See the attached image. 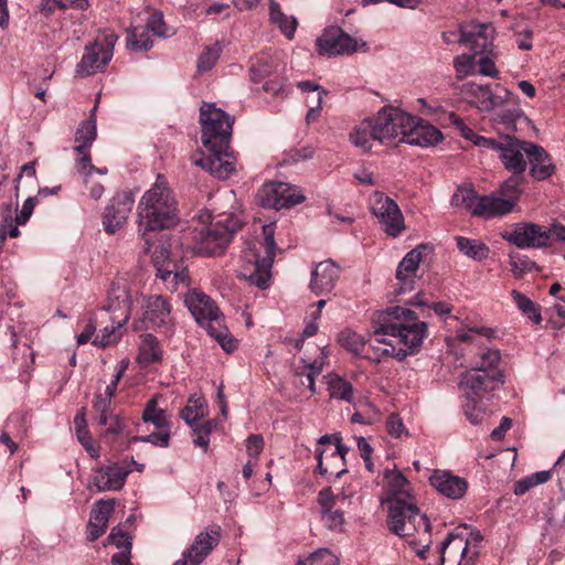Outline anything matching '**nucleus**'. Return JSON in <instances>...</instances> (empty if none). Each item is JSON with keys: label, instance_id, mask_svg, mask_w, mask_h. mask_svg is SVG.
Masks as SVG:
<instances>
[{"label": "nucleus", "instance_id": "58836bf2", "mask_svg": "<svg viewBox=\"0 0 565 565\" xmlns=\"http://www.w3.org/2000/svg\"><path fill=\"white\" fill-rule=\"evenodd\" d=\"M480 195L470 186H459L451 198V205L477 216Z\"/></svg>", "mask_w": 565, "mask_h": 565}, {"label": "nucleus", "instance_id": "864d4df0", "mask_svg": "<svg viewBox=\"0 0 565 565\" xmlns=\"http://www.w3.org/2000/svg\"><path fill=\"white\" fill-rule=\"evenodd\" d=\"M158 277L169 285L170 288L175 289L180 285H189V273L185 268H177L175 265L170 268H158Z\"/></svg>", "mask_w": 565, "mask_h": 565}, {"label": "nucleus", "instance_id": "473e14b6", "mask_svg": "<svg viewBox=\"0 0 565 565\" xmlns=\"http://www.w3.org/2000/svg\"><path fill=\"white\" fill-rule=\"evenodd\" d=\"M512 210L513 200H504L494 194L482 195L477 216L484 218L500 217L511 213Z\"/></svg>", "mask_w": 565, "mask_h": 565}, {"label": "nucleus", "instance_id": "3c124183", "mask_svg": "<svg viewBox=\"0 0 565 565\" xmlns=\"http://www.w3.org/2000/svg\"><path fill=\"white\" fill-rule=\"evenodd\" d=\"M153 41L145 26H132L128 31L127 46L135 51H148L152 47Z\"/></svg>", "mask_w": 565, "mask_h": 565}, {"label": "nucleus", "instance_id": "aec40b11", "mask_svg": "<svg viewBox=\"0 0 565 565\" xmlns=\"http://www.w3.org/2000/svg\"><path fill=\"white\" fill-rule=\"evenodd\" d=\"M331 441L334 443L335 448L330 452L329 457L326 458L330 461L327 465H324V454L327 449L321 447L317 448V468L322 476L339 478L345 472V469L342 467L344 466V457L348 452V448L342 445L341 438L335 435H323L319 438L318 443L319 446H323Z\"/></svg>", "mask_w": 565, "mask_h": 565}, {"label": "nucleus", "instance_id": "680f3d73", "mask_svg": "<svg viewBox=\"0 0 565 565\" xmlns=\"http://www.w3.org/2000/svg\"><path fill=\"white\" fill-rule=\"evenodd\" d=\"M509 262L511 271L516 278L522 277L526 273H531L536 267L535 263L532 262L527 256L520 254H510Z\"/></svg>", "mask_w": 565, "mask_h": 565}, {"label": "nucleus", "instance_id": "6e6d98bb", "mask_svg": "<svg viewBox=\"0 0 565 565\" xmlns=\"http://www.w3.org/2000/svg\"><path fill=\"white\" fill-rule=\"evenodd\" d=\"M124 326H118L111 321L110 326H106L99 334H97L93 344L99 348H106L109 345L116 344L121 338V328Z\"/></svg>", "mask_w": 565, "mask_h": 565}, {"label": "nucleus", "instance_id": "7ed1b4c3", "mask_svg": "<svg viewBox=\"0 0 565 565\" xmlns=\"http://www.w3.org/2000/svg\"><path fill=\"white\" fill-rule=\"evenodd\" d=\"M388 526L396 535L408 539L417 554L425 557L431 543L430 523L415 504L406 500H393L388 507Z\"/></svg>", "mask_w": 565, "mask_h": 565}, {"label": "nucleus", "instance_id": "c85d7f7f", "mask_svg": "<svg viewBox=\"0 0 565 565\" xmlns=\"http://www.w3.org/2000/svg\"><path fill=\"white\" fill-rule=\"evenodd\" d=\"M115 510V500H98L92 511L87 525V539L90 542L100 537L108 527L111 513Z\"/></svg>", "mask_w": 565, "mask_h": 565}, {"label": "nucleus", "instance_id": "49530a36", "mask_svg": "<svg viewBox=\"0 0 565 565\" xmlns=\"http://www.w3.org/2000/svg\"><path fill=\"white\" fill-rule=\"evenodd\" d=\"M207 411L206 403L202 397H191L181 412L182 419L189 425H196L205 417Z\"/></svg>", "mask_w": 565, "mask_h": 565}, {"label": "nucleus", "instance_id": "dca6fc26", "mask_svg": "<svg viewBox=\"0 0 565 565\" xmlns=\"http://www.w3.org/2000/svg\"><path fill=\"white\" fill-rule=\"evenodd\" d=\"M533 145V142L522 141L511 136H502L495 153L507 170L514 174H521L527 166L525 157L529 158L532 150L529 146Z\"/></svg>", "mask_w": 565, "mask_h": 565}, {"label": "nucleus", "instance_id": "5fc2aeb1", "mask_svg": "<svg viewBox=\"0 0 565 565\" xmlns=\"http://www.w3.org/2000/svg\"><path fill=\"white\" fill-rule=\"evenodd\" d=\"M274 61L266 54L258 55L252 60L250 76L253 82H260L274 70Z\"/></svg>", "mask_w": 565, "mask_h": 565}, {"label": "nucleus", "instance_id": "ddd939ff", "mask_svg": "<svg viewBox=\"0 0 565 565\" xmlns=\"http://www.w3.org/2000/svg\"><path fill=\"white\" fill-rule=\"evenodd\" d=\"M316 45L319 54L328 56L350 55L367 50L365 41L351 36L339 26L327 28L317 38Z\"/></svg>", "mask_w": 565, "mask_h": 565}, {"label": "nucleus", "instance_id": "4d7b16f0", "mask_svg": "<svg viewBox=\"0 0 565 565\" xmlns=\"http://www.w3.org/2000/svg\"><path fill=\"white\" fill-rule=\"evenodd\" d=\"M190 427L192 429L194 445L206 451L210 445V435L213 430L214 422L204 420Z\"/></svg>", "mask_w": 565, "mask_h": 565}, {"label": "nucleus", "instance_id": "39448f33", "mask_svg": "<svg viewBox=\"0 0 565 565\" xmlns=\"http://www.w3.org/2000/svg\"><path fill=\"white\" fill-rule=\"evenodd\" d=\"M184 302L196 322L206 330L209 335L213 338L225 352L231 353L237 348L236 340L224 324L222 313L207 295L193 289L185 295Z\"/></svg>", "mask_w": 565, "mask_h": 565}, {"label": "nucleus", "instance_id": "9b49d317", "mask_svg": "<svg viewBox=\"0 0 565 565\" xmlns=\"http://www.w3.org/2000/svg\"><path fill=\"white\" fill-rule=\"evenodd\" d=\"M213 149H206L209 156L199 151L193 153L191 161L194 166L202 168L211 175L220 180H226L235 174L238 170V161L230 142L226 146L214 145Z\"/></svg>", "mask_w": 565, "mask_h": 565}, {"label": "nucleus", "instance_id": "bf43d9fd", "mask_svg": "<svg viewBox=\"0 0 565 565\" xmlns=\"http://www.w3.org/2000/svg\"><path fill=\"white\" fill-rule=\"evenodd\" d=\"M98 416V423L102 426L106 427V433H109L111 435H119L122 433L125 428V424L122 419L111 413V409H106V412H96Z\"/></svg>", "mask_w": 565, "mask_h": 565}, {"label": "nucleus", "instance_id": "a211bd4d", "mask_svg": "<svg viewBox=\"0 0 565 565\" xmlns=\"http://www.w3.org/2000/svg\"><path fill=\"white\" fill-rule=\"evenodd\" d=\"M501 237L519 248H542L548 245L545 227L534 223H516L501 233Z\"/></svg>", "mask_w": 565, "mask_h": 565}, {"label": "nucleus", "instance_id": "5701e85b", "mask_svg": "<svg viewBox=\"0 0 565 565\" xmlns=\"http://www.w3.org/2000/svg\"><path fill=\"white\" fill-rule=\"evenodd\" d=\"M134 206V198L128 192L117 193L107 204L103 216V225L108 234L122 227Z\"/></svg>", "mask_w": 565, "mask_h": 565}, {"label": "nucleus", "instance_id": "393cba45", "mask_svg": "<svg viewBox=\"0 0 565 565\" xmlns=\"http://www.w3.org/2000/svg\"><path fill=\"white\" fill-rule=\"evenodd\" d=\"M143 322L147 323L148 328H164L169 331L173 324V319L168 300L160 295L148 297L143 303Z\"/></svg>", "mask_w": 565, "mask_h": 565}, {"label": "nucleus", "instance_id": "2f4dec72", "mask_svg": "<svg viewBox=\"0 0 565 565\" xmlns=\"http://www.w3.org/2000/svg\"><path fill=\"white\" fill-rule=\"evenodd\" d=\"M129 361L124 359L116 365L115 374L106 385L105 391L96 393L93 408L95 412H106L111 407V399L117 391L118 383L128 367Z\"/></svg>", "mask_w": 565, "mask_h": 565}, {"label": "nucleus", "instance_id": "b1692460", "mask_svg": "<svg viewBox=\"0 0 565 565\" xmlns=\"http://www.w3.org/2000/svg\"><path fill=\"white\" fill-rule=\"evenodd\" d=\"M130 472L131 468L127 462H113L95 469L92 483L99 492L117 491L124 487Z\"/></svg>", "mask_w": 565, "mask_h": 565}, {"label": "nucleus", "instance_id": "774afa93", "mask_svg": "<svg viewBox=\"0 0 565 565\" xmlns=\"http://www.w3.org/2000/svg\"><path fill=\"white\" fill-rule=\"evenodd\" d=\"M145 28L149 33L157 36L167 38L170 35L169 30L166 28L163 15L160 12L151 13Z\"/></svg>", "mask_w": 565, "mask_h": 565}, {"label": "nucleus", "instance_id": "f257e3e1", "mask_svg": "<svg viewBox=\"0 0 565 565\" xmlns=\"http://www.w3.org/2000/svg\"><path fill=\"white\" fill-rule=\"evenodd\" d=\"M374 335L370 338L361 358L379 362L385 356L404 360L415 354L428 334V326L405 307L395 306L380 311L374 319Z\"/></svg>", "mask_w": 565, "mask_h": 565}, {"label": "nucleus", "instance_id": "7c9ffc66", "mask_svg": "<svg viewBox=\"0 0 565 565\" xmlns=\"http://www.w3.org/2000/svg\"><path fill=\"white\" fill-rule=\"evenodd\" d=\"M221 537V527L212 525L206 531L199 533L192 545L186 550L200 559V563L210 554V552L218 544Z\"/></svg>", "mask_w": 565, "mask_h": 565}, {"label": "nucleus", "instance_id": "f8f14e48", "mask_svg": "<svg viewBox=\"0 0 565 565\" xmlns=\"http://www.w3.org/2000/svg\"><path fill=\"white\" fill-rule=\"evenodd\" d=\"M369 206L385 234L397 237L405 231L403 213L392 198L381 191H373L369 198Z\"/></svg>", "mask_w": 565, "mask_h": 565}, {"label": "nucleus", "instance_id": "9d476101", "mask_svg": "<svg viewBox=\"0 0 565 565\" xmlns=\"http://www.w3.org/2000/svg\"><path fill=\"white\" fill-rule=\"evenodd\" d=\"M376 140L384 145L404 142L412 115L398 107L385 106L370 118Z\"/></svg>", "mask_w": 565, "mask_h": 565}, {"label": "nucleus", "instance_id": "4468645a", "mask_svg": "<svg viewBox=\"0 0 565 565\" xmlns=\"http://www.w3.org/2000/svg\"><path fill=\"white\" fill-rule=\"evenodd\" d=\"M118 36L109 32L94 43L86 45L85 53L76 66V73L81 76H88L103 71L110 62L114 54V47Z\"/></svg>", "mask_w": 565, "mask_h": 565}, {"label": "nucleus", "instance_id": "e433bc0d", "mask_svg": "<svg viewBox=\"0 0 565 565\" xmlns=\"http://www.w3.org/2000/svg\"><path fill=\"white\" fill-rule=\"evenodd\" d=\"M323 379L332 398L350 404L354 402L353 385L348 380L334 373H329Z\"/></svg>", "mask_w": 565, "mask_h": 565}, {"label": "nucleus", "instance_id": "2eb2a0df", "mask_svg": "<svg viewBox=\"0 0 565 565\" xmlns=\"http://www.w3.org/2000/svg\"><path fill=\"white\" fill-rule=\"evenodd\" d=\"M257 201L264 207L281 210L302 203L305 195L289 183L268 182L258 190Z\"/></svg>", "mask_w": 565, "mask_h": 565}, {"label": "nucleus", "instance_id": "37998d69", "mask_svg": "<svg viewBox=\"0 0 565 565\" xmlns=\"http://www.w3.org/2000/svg\"><path fill=\"white\" fill-rule=\"evenodd\" d=\"M96 109L97 106L92 109L89 118L84 120L77 128L75 134V146H83L85 149H90L97 137Z\"/></svg>", "mask_w": 565, "mask_h": 565}, {"label": "nucleus", "instance_id": "de8ad7c7", "mask_svg": "<svg viewBox=\"0 0 565 565\" xmlns=\"http://www.w3.org/2000/svg\"><path fill=\"white\" fill-rule=\"evenodd\" d=\"M142 419L145 423H151L156 428H170L169 419L166 411L158 407V397H152L146 405Z\"/></svg>", "mask_w": 565, "mask_h": 565}, {"label": "nucleus", "instance_id": "20e7f679", "mask_svg": "<svg viewBox=\"0 0 565 565\" xmlns=\"http://www.w3.org/2000/svg\"><path fill=\"white\" fill-rule=\"evenodd\" d=\"M263 241H253L243 252L239 276L250 285L266 289L270 282V268L275 257L274 225L264 224Z\"/></svg>", "mask_w": 565, "mask_h": 565}, {"label": "nucleus", "instance_id": "0e129e2a", "mask_svg": "<svg viewBox=\"0 0 565 565\" xmlns=\"http://www.w3.org/2000/svg\"><path fill=\"white\" fill-rule=\"evenodd\" d=\"M454 66L458 78H463L475 73L476 62L475 56L469 54H461L454 61Z\"/></svg>", "mask_w": 565, "mask_h": 565}, {"label": "nucleus", "instance_id": "f704fd0d", "mask_svg": "<svg viewBox=\"0 0 565 565\" xmlns=\"http://www.w3.org/2000/svg\"><path fill=\"white\" fill-rule=\"evenodd\" d=\"M318 350L319 355L316 359H302L305 370L303 372H297L302 385L306 384L302 377L306 379L310 396L317 393L315 380L322 372L328 359V351L326 348H318Z\"/></svg>", "mask_w": 565, "mask_h": 565}, {"label": "nucleus", "instance_id": "052dcab7", "mask_svg": "<svg viewBox=\"0 0 565 565\" xmlns=\"http://www.w3.org/2000/svg\"><path fill=\"white\" fill-rule=\"evenodd\" d=\"M221 51L222 49L218 43H214L211 46H206L198 60L199 72L202 73L212 70L217 60L220 58Z\"/></svg>", "mask_w": 565, "mask_h": 565}, {"label": "nucleus", "instance_id": "412c9836", "mask_svg": "<svg viewBox=\"0 0 565 565\" xmlns=\"http://www.w3.org/2000/svg\"><path fill=\"white\" fill-rule=\"evenodd\" d=\"M317 502L320 509L321 522L330 530H341L344 524L342 505L345 497L342 493H334L331 488L319 491Z\"/></svg>", "mask_w": 565, "mask_h": 565}, {"label": "nucleus", "instance_id": "1a4fd4ad", "mask_svg": "<svg viewBox=\"0 0 565 565\" xmlns=\"http://www.w3.org/2000/svg\"><path fill=\"white\" fill-rule=\"evenodd\" d=\"M234 119L213 103H203L200 108L202 143L213 149L215 143L226 146L231 141Z\"/></svg>", "mask_w": 565, "mask_h": 565}, {"label": "nucleus", "instance_id": "4be33fe9", "mask_svg": "<svg viewBox=\"0 0 565 565\" xmlns=\"http://www.w3.org/2000/svg\"><path fill=\"white\" fill-rule=\"evenodd\" d=\"M425 247L419 245L409 250L399 262L396 269V286L394 288L395 296L405 295L414 289L415 277L419 264L423 260Z\"/></svg>", "mask_w": 565, "mask_h": 565}, {"label": "nucleus", "instance_id": "338daca9", "mask_svg": "<svg viewBox=\"0 0 565 565\" xmlns=\"http://www.w3.org/2000/svg\"><path fill=\"white\" fill-rule=\"evenodd\" d=\"M520 178L512 177L502 183L500 188V195L504 200H513V207L515 206L520 196Z\"/></svg>", "mask_w": 565, "mask_h": 565}, {"label": "nucleus", "instance_id": "72a5a7b5", "mask_svg": "<svg viewBox=\"0 0 565 565\" xmlns=\"http://www.w3.org/2000/svg\"><path fill=\"white\" fill-rule=\"evenodd\" d=\"M531 150L529 162L531 164V174L536 180H545L551 177L555 171L547 152L539 145L529 146Z\"/></svg>", "mask_w": 565, "mask_h": 565}, {"label": "nucleus", "instance_id": "cd10ccee", "mask_svg": "<svg viewBox=\"0 0 565 565\" xmlns=\"http://www.w3.org/2000/svg\"><path fill=\"white\" fill-rule=\"evenodd\" d=\"M429 482L440 494L450 499H460L467 491V481L447 470H435Z\"/></svg>", "mask_w": 565, "mask_h": 565}, {"label": "nucleus", "instance_id": "6e6552de", "mask_svg": "<svg viewBox=\"0 0 565 565\" xmlns=\"http://www.w3.org/2000/svg\"><path fill=\"white\" fill-rule=\"evenodd\" d=\"M495 375H481L476 371H466L460 379L463 397V413L472 425H480L488 417L487 409L480 404L484 393L495 390Z\"/></svg>", "mask_w": 565, "mask_h": 565}, {"label": "nucleus", "instance_id": "79ce46f5", "mask_svg": "<svg viewBox=\"0 0 565 565\" xmlns=\"http://www.w3.org/2000/svg\"><path fill=\"white\" fill-rule=\"evenodd\" d=\"M270 21L288 38L292 39L298 25L296 18L288 17L281 12L279 4L275 0H269Z\"/></svg>", "mask_w": 565, "mask_h": 565}, {"label": "nucleus", "instance_id": "8fccbe9b", "mask_svg": "<svg viewBox=\"0 0 565 565\" xmlns=\"http://www.w3.org/2000/svg\"><path fill=\"white\" fill-rule=\"evenodd\" d=\"M74 151L76 153V171L83 178L85 185H88L95 171V167L92 164L89 149H85L83 146H75Z\"/></svg>", "mask_w": 565, "mask_h": 565}, {"label": "nucleus", "instance_id": "423d86ee", "mask_svg": "<svg viewBox=\"0 0 565 565\" xmlns=\"http://www.w3.org/2000/svg\"><path fill=\"white\" fill-rule=\"evenodd\" d=\"M241 225L242 218L238 215V207L232 206L230 212H220L209 226H202L193 231L195 253L206 256L222 254Z\"/></svg>", "mask_w": 565, "mask_h": 565}, {"label": "nucleus", "instance_id": "f03ea898", "mask_svg": "<svg viewBox=\"0 0 565 565\" xmlns=\"http://www.w3.org/2000/svg\"><path fill=\"white\" fill-rule=\"evenodd\" d=\"M178 200L167 179L159 174L141 195L137 206L138 233L145 239L143 252H150L148 233L174 225L178 221Z\"/></svg>", "mask_w": 565, "mask_h": 565}, {"label": "nucleus", "instance_id": "f3484780", "mask_svg": "<svg viewBox=\"0 0 565 565\" xmlns=\"http://www.w3.org/2000/svg\"><path fill=\"white\" fill-rule=\"evenodd\" d=\"M134 294L126 281L113 282L105 305V310L110 315V321L118 326H125L131 315Z\"/></svg>", "mask_w": 565, "mask_h": 565}, {"label": "nucleus", "instance_id": "a19ab883", "mask_svg": "<svg viewBox=\"0 0 565 565\" xmlns=\"http://www.w3.org/2000/svg\"><path fill=\"white\" fill-rule=\"evenodd\" d=\"M500 352L498 350H487L481 356L480 361L477 363L475 367L470 371H476L481 375H495L498 380L495 381V388L503 383L502 374L497 370L500 363Z\"/></svg>", "mask_w": 565, "mask_h": 565}, {"label": "nucleus", "instance_id": "0eeeda50", "mask_svg": "<svg viewBox=\"0 0 565 565\" xmlns=\"http://www.w3.org/2000/svg\"><path fill=\"white\" fill-rule=\"evenodd\" d=\"M482 536L468 526L449 533L440 545V565H475Z\"/></svg>", "mask_w": 565, "mask_h": 565}, {"label": "nucleus", "instance_id": "69168bd1", "mask_svg": "<svg viewBox=\"0 0 565 565\" xmlns=\"http://www.w3.org/2000/svg\"><path fill=\"white\" fill-rule=\"evenodd\" d=\"M498 57V52H492L491 54H481L478 61L479 73L483 76H489L495 78L498 76V70L495 67V60Z\"/></svg>", "mask_w": 565, "mask_h": 565}, {"label": "nucleus", "instance_id": "a878e982", "mask_svg": "<svg viewBox=\"0 0 565 565\" xmlns=\"http://www.w3.org/2000/svg\"><path fill=\"white\" fill-rule=\"evenodd\" d=\"M340 267L331 259L318 263L311 270L309 288L317 296L330 294L340 277Z\"/></svg>", "mask_w": 565, "mask_h": 565}, {"label": "nucleus", "instance_id": "c756f323", "mask_svg": "<svg viewBox=\"0 0 565 565\" xmlns=\"http://www.w3.org/2000/svg\"><path fill=\"white\" fill-rule=\"evenodd\" d=\"M469 43L466 46L473 51L475 55L497 52L493 45L495 29L491 23L470 22Z\"/></svg>", "mask_w": 565, "mask_h": 565}, {"label": "nucleus", "instance_id": "09e8293b", "mask_svg": "<svg viewBox=\"0 0 565 565\" xmlns=\"http://www.w3.org/2000/svg\"><path fill=\"white\" fill-rule=\"evenodd\" d=\"M511 297L518 309L533 323L540 324L542 322L540 308L529 297L515 289L511 291Z\"/></svg>", "mask_w": 565, "mask_h": 565}, {"label": "nucleus", "instance_id": "bb28decb", "mask_svg": "<svg viewBox=\"0 0 565 565\" xmlns=\"http://www.w3.org/2000/svg\"><path fill=\"white\" fill-rule=\"evenodd\" d=\"M409 121L404 140L405 143L427 148L436 146L444 139L441 131L435 126L415 116H412Z\"/></svg>", "mask_w": 565, "mask_h": 565}, {"label": "nucleus", "instance_id": "ea45409f", "mask_svg": "<svg viewBox=\"0 0 565 565\" xmlns=\"http://www.w3.org/2000/svg\"><path fill=\"white\" fill-rule=\"evenodd\" d=\"M384 479L387 492L392 495L390 503L393 500L408 498V481L401 471L387 469L384 472Z\"/></svg>", "mask_w": 565, "mask_h": 565}, {"label": "nucleus", "instance_id": "e2e57ef3", "mask_svg": "<svg viewBox=\"0 0 565 565\" xmlns=\"http://www.w3.org/2000/svg\"><path fill=\"white\" fill-rule=\"evenodd\" d=\"M470 31V22L460 24L458 28L445 31L443 33V39L447 44L459 43L466 46V43H469Z\"/></svg>", "mask_w": 565, "mask_h": 565}, {"label": "nucleus", "instance_id": "a18cd8bd", "mask_svg": "<svg viewBox=\"0 0 565 565\" xmlns=\"http://www.w3.org/2000/svg\"><path fill=\"white\" fill-rule=\"evenodd\" d=\"M370 337L347 329L339 334V343L355 356L361 358Z\"/></svg>", "mask_w": 565, "mask_h": 565}, {"label": "nucleus", "instance_id": "6ab92c4d", "mask_svg": "<svg viewBox=\"0 0 565 565\" xmlns=\"http://www.w3.org/2000/svg\"><path fill=\"white\" fill-rule=\"evenodd\" d=\"M462 94L469 104L481 111H491L504 105L511 96L505 89L498 88L495 92H492L489 86L472 82L462 86Z\"/></svg>", "mask_w": 565, "mask_h": 565}, {"label": "nucleus", "instance_id": "c9c22d12", "mask_svg": "<svg viewBox=\"0 0 565 565\" xmlns=\"http://www.w3.org/2000/svg\"><path fill=\"white\" fill-rule=\"evenodd\" d=\"M350 142L362 151H370L376 140L371 119H365L352 127L349 132Z\"/></svg>", "mask_w": 565, "mask_h": 565}, {"label": "nucleus", "instance_id": "4c0bfd02", "mask_svg": "<svg viewBox=\"0 0 565 565\" xmlns=\"http://www.w3.org/2000/svg\"><path fill=\"white\" fill-rule=\"evenodd\" d=\"M455 241L460 254L475 262H483L490 255L489 246L479 239L456 236Z\"/></svg>", "mask_w": 565, "mask_h": 565}, {"label": "nucleus", "instance_id": "13d9d810", "mask_svg": "<svg viewBox=\"0 0 565 565\" xmlns=\"http://www.w3.org/2000/svg\"><path fill=\"white\" fill-rule=\"evenodd\" d=\"M302 565H339V558L328 548H319L299 561Z\"/></svg>", "mask_w": 565, "mask_h": 565}, {"label": "nucleus", "instance_id": "c03bdc74", "mask_svg": "<svg viewBox=\"0 0 565 565\" xmlns=\"http://www.w3.org/2000/svg\"><path fill=\"white\" fill-rule=\"evenodd\" d=\"M161 354L162 352L157 338L152 334H145L141 339L138 362L148 365L159 361Z\"/></svg>", "mask_w": 565, "mask_h": 565}, {"label": "nucleus", "instance_id": "603ef678", "mask_svg": "<svg viewBox=\"0 0 565 565\" xmlns=\"http://www.w3.org/2000/svg\"><path fill=\"white\" fill-rule=\"evenodd\" d=\"M551 478V472L547 470H542L529 475L514 483L513 492L515 495L521 497L524 495L532 488L543 484L547 482Z\"/></svg>", "mask_w": 565, "mask_h": 565}]
</instances>
